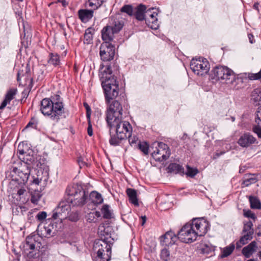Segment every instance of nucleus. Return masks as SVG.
Here are the masks:
<instances>
[{"label": "nucleus", "mask_w": 261, "mask_h": 261, "mask_svg": "<svg viewBox=\"0 0 261 261\" xmlns=\"http://www.w3.org/2000/svg\"><path fill=\"white\" fill-rule=\"evenodd\" d=\"M122 110L121 104L117 100H114L107 108L106 120L111 130H115L126 139L132 133V127L128 121L122 120Z\"/></svg>", "instance_id": "1"}, {"label": "nucleus", "mask_w": 261, "mask_h": 261, "mask_svg": "<svg viewBox=\"0 0 261 261\" xmlns=\"http://www.w3.org/2000/svg\"><path fill=\"white\" fill-rule=\"evenodd\" d=\"M40 111L43 115L58 122L64 114L62 98L59 95L56 94L51 96V99L43 98L40 103Z\"/></svg>", "instance_id": "2"}, {"label": "nucleus", "mask_w": 261, "mask_h": 261, "mask_svg": "<svg viewBox=\"0 0 261 261\" xmlns=\"http://www.w3.org/2000/svg\"><path fill=\"white\" fill-rule=\"evenodd\" d=\"M112 70L110 66H107L103 72L99 75L101 81V86L104 91L106 104L110 107L113 102L111 100L116 98L119 94V83L116 77L112 75Z\"/></svg>", "instance_id": "3"}, {"label": "nucleus", "mask_w": 261, "mask_h": 261, "mask_svg": "<svg viewBox=\"0 0 261 261\" xmlns=\"http://www.w3.org/2000/svg\"><path fill=\"white\" fill-rule=\"evenodd\" d=\"M65 199L71 206H82L87 202L89 193L81 186H68L66 190Z\"/></svg>", "instance_id": "4"}, {"label": "nucleus", "mask_w": 261, "mask_h": 261, "mask_svg": "<svg viewBox=\"0 0 261 261\" xmlns=\"http://www.w3.org/2000/svg\"><path fill=\"white\" fill-rule=\"evenodd\" d=\"M30 172L29 164L23 162L19 168L12 167L10 173L12 180L18 181L20 184L24 185L28 180Z\"/></svg>", "instance_id": "5"}, {"label": "nucleus", "mask_w": 261, "mask_h": 261, "mask_svg": "<svg viewBox=\"0 0 261 261\" xmlns=\"http://www.w3.org/2000/svg\"><path fill=\"white\" fill-rule=\"evenodd\" d=\"M190 68L195 74L202 76L208 73L210 65L205 58L199 57L194 58L191 60Z\"/></svg>", "instance_id": "6"}, {"label": "nucleus", "mask_w": 261, "mask_h": 261, "mask_svg": "<svg viewBox=\"0 0 261 261\" xmlns=\"http://www.w3.org/2000/svg\"><path fill=\"white\" fill-rule=\"evenodd\" d=\"M49 224H46L41 227L40 225H38L37 229V234L41 238H49L56 236L58 231V223L54 221H50V219L47 220Z\"/></svg>", "instance_id": "7"}, {"label": "nucleus", "mask_w": 261, "mask_h": 261, "mask_svg": "<svg viewBox=\"0 0 261 261\" xmlns=\"http://www.w3.org/2000/svg\"><path fill=\"white\" fill-rule=\"evenodd\" d=\"M178 239L182 242L189 243L195 241L197 238L196 232L190 223L186 224L178 232Z\"/></svg>", "instance_id": "8"}, {"label": "nucleus", "mask_w": 261, "mask_h": 261, "mask_svg": "<svg viewBox=\"0 0 261 261\" xmlns=\"http://www.w3.org/2000/svg\"><path fill=\"white\" fill-rule=\"evenodd\" d=\"M253 225L252 222L248 221L244 222V226L242 230V236L239 241L236 243V247L239 249L242 246L248 243V241L251 240L253 238L254 233Z\"/></svg>", "instance_id": "9"}, {"label": "nucleus", "mask_w": 261, "mask_h": 261, "mask_svg": "<svg viewBox=\"0 0 261 261\" xmlns=\"http://www.w3.org/2000/svg\"><path fill=\"white\" fill-rule=\"evenodd\" d=\"M170 154V148L167 144L163 142H158L151 155L155 161L162 162L167 160Z\"/></svg>", "instance_id": "10"}, {"label": "nucleus", "mask_w": 261, "mask_h": 261, "mask_svg": "<svg viewBox=\"0 0 261 261\" xmlns=\"http://www.w3.org/2000/svg\"><path fill=\"white\" fill-rule=\"evenodd\" d=\"M102 244H96L95 248L99 247L97 251V256L95 257V261H110L111 257V247L110 245L103 241Z\"/></svg>", "instance_id": "11"}, {"label": "nucleus", "mask_w": 261, "mask_h": 261, "mask_svg": "<svg viewBox=\"0 0 261 261\" xmlns=\"http://www.w3.org/2000/svg\"><path fill=\"white\" fill-rule=\"evenodd\" d=\"M99 55L104 62L110 61L114 59L115 47L110 42H103L100 46Z\"/></svg>", "instance_id": "12"}, {"label": "nucleus", "mask_w": 261, "mask_h": 261, "mask_svg": "<svg viewBox=\"0 0 261 261\" xmlns=\"http://www.w3.org/2000/svg\"><path fill=\"white\" fill-rule=\"evenodd\" d=\"M190 224L197 237L205 235L210 228L208 222L203 218H194Z\"/></svg>", "instance_id": "13"}, {"label": "nucleus", "mask_w": 261, "mask_h": 261, "mask_svg": "<svg viewBox=\"0 0 261 261\" xmlns=\"http://www.w3.org/2000/svg\"><path fill=\"white\" fill-rule=\"evenodd\" d=\"M213 79L216 80H226V81L234 78L232 70L227 67L219 66L214 68L213 70Z\"/></svg>", "instance_id": "14"}, {"label": "nucleus", "mask_w": 261, "mask_h": 261, "mask_svg": "<svg viewBox=\"0 0 261 261\" xmlns=\"http://www.w3.org/2000/svg\"><path fill=\"white\" fill-rule=\"evenodd\" d=\"M37 237L36 236H30L27 237L25 240V244L24 247L26 249H30L31 251L28 253V256L30 257H36L39 256L36 255L35 252L37 250H39L41 247V243L37 240Z\"/></svg>", "instance_id": "15"}, {"label": "nucleus", "mask_w": 261, "mask_h": 261, "mask_svg": "<svg viewBox=\"0 0 261 261\" xmlns=\"http://www.w3.org/2000/svg\"><path fill=\"white\" fill-rule=\"evenodd\" d=\"M158 10L154 8L148 9L146 11L145 20L146 24L152 29L156 30L159 27L157 16Z\"/></svg>", "instance_id": "16"}, {"label": "nucleus", "mask_w": 261, "mask_h": 261, "mask_svg": "<svg viewBox=\"0 0 261 261\" xmlns=\"http://www.w3.org/2000/svg\"><path fill=\"white\" fill-rule=\"evenodd\" d=\"M17 80L19 85L25 86L30 90L33 87V79L30 70L27 69L24 72L22 70L18 72Z\"/></svg>", "instance_id": "17"}, {"label": "nucleus", "mask_w": 261, "mask_h": 261, "mask_svg": "<svg viewBox=\"0 0 261 261\" xmlns=\"http://www.w3.org/2000/svg\"><path fill=\"white\" fill-rule=\"evenodd\" d=\"M215 246L208 242L201 243L198 247L200 253L209 256L215 254Z\"/></svg>", "instance_id": "18"}, {"label": "nucleus", "mask_w": 261, "mask_h": 261, "mask_svg": "<svg viewBox=\"0 0 261 261\" xmlns=\"http://www.w3.org/2000/svg\"><path fill=\"white\" fill-rule=\"evenodd\" d=\"M178 236L172 231H168L161 238V243L165 246H171L175 244Z\"/></svg>", "instance_id": "19"}, {"label": "nucleus", "mask_w": 261, "mask_h": 261, "mask_svg": "<svg viewBox=\"0 0 261 261\" xmlns=\"http://www.w3.org/2000/svg\"><path fill=\"white\" fill-rule=\"evenodd\" d=\"M256 139L249 133H245L241 136L238 140V144L242 147H247L256 141Z\"/></svg>", "instance_id": "20"}, {"label": "nucleus", "mask_w": 261, "mask_h": 261, "mask_svg": "<svg viewBox=\"0 0 261 261\" xmlns=\"http://www.w3.org/2000/svg\"><path fill=\"white\" fill-rule=\"evenodd\" d=\"M255 123L253 125V132L261 138V106L258 108L255 113Z\"/></svg>", "instance_id": "21"}, {"label": "nucleus", "mask_w": 261, "mask_h": 261, "mask_svg": "<svg viewBox=\"0 0 261 261\" xmlns=\"http://www.w3.org/2000/svg\"><path fill=\"white\" fill-rule=\"evenodd\" d=\"M114 32L110 27L107 25L101 30V37L104 42H110L114 38Z\"/></svg>", "instance_id": "22"}, {"label": "nucleus", "mask_w": 261, "mask_h": 261, "mask_svg": "<svg viewBox=\"0 0 261 261\" xmlns=\"http://www.w3.org/2000/svg\"><path fill=\"white\" fill-rule=\"evenodd\" d=\"M17 92V89L12 88L9 89L6 95L4 100L2 102L0 106V110H3L10 101L14 98Z\"/></svg>", "instance_id": "23"}, {"label": "nucleus", "mask_w": 261, "mask_h": 261, "mask_svg": "<svg viewBox=\"0 0 261 261\" xmlns=\"http://www.w3.org/2000/svg\"><path fill=\"white\" fill-rule=\"evenodd\" d=\"M257 248V243L253 241L243 248L242 253L246 258H249L256 251Z\"/></svg>", "instance_id": "24"}, {"label": "nucleus", "mask_w": 261, "mask_h": 261, "mask_svg": "<svg viewBox=\"0 0 261 261\" xmlns=\"http://www.w3.org/2000/svg\"><path fill=\"white\" fill-rule=\"evenodd\" d=\"M70 204L67 202L66 199L65 201H62L59 204L58 206L56 208L57 211H59L60 216L64 217V219L67 217L66 215L68 214L70 210Z\"/></svg>", "instance_id": "25"}, {"label": "nucleus", "mask_w": 261, "mask_h": 261, "mask_svg": "<svg viewBox=\"0 0 261 261\" xmlns=\"http://www.w3.org/2000/svg\"><path fill=\"white\" fill-rule=\"evenodd\" d=\"M93 10L88 9H80L78 11V16L83 22H86L93 16Z\"/></svg>", "instance_id": "26"}, {"label": "nucleus", "mask_w": 261, "mask_h": 261, "mask_svg": "<svg viewBox=\"0 0 261 261\" xmlns=\"http://www.w3.org/2000/svg\"><path fill=\"white\" fill-rule=\"evenodd\" d=\"M109 129V134L110 138L109 139V143L112 146L119 145L123 140L125 139L121 135H118V133H116L115 130H111Z\"/></svg>", "instance_id": "27"}, {"label": "nucleus", "mask_w": 261, "mask_h": 261, "mask_svg": "<svg viewBox=\"0 0 261 261\" xmlns=\"http://www.w3.org/2000/svg\"><path fill=\"white\" fill-rule=\"evenodd\" d=\"M146 11V6L142 4L139 5L137 7L136 11L135 13L136 18L139 21L145 20Z\"/></svg>", "instance_id": "28"}, {"label": "nucleus", "mask_w": 261, "mask_h": 261, "mask_svg": "<svg viewBox=\"0 0 261 261\" xmlns=\"http://www.w3.org/2000/svg\"><path fill=\"white\" fill-rule=\"evenodd\" d=\"M126 193L129 198V202L135 206H138L139 202L136 190L134 189L128 188L126 189Z\"/></svg>", "instance_id": "29"}, {"label": "nucleus", "mask_w": 261, "mask_h": 261, "mask_svg": "<svg viewBox=\"0 0 261 261\" xmlns=\"http://www.w3.org/2000/svg\"><path fill=\"white\" fill-rule=\"evenodd\" d=\"M29 190L31 195V202L37 204L42 196L41 191L37 190L36 188H33L32 187H30Z\"/></svg>", "instance_id": "30"}, {"label": "nucleus", "mask_w": 261, "mask_h": 261, "mask_svg": "<svg viewBox=\"0 0 261 261\" xmlns=\"http://www.w3.org/2000/svg\"><path fill=\"white\" fill-rule=\"evenodd\" d=\"M91 199L92 202L95 204H99L103 202V198L100 194L96 191H92L89 194L88 197Z\"/></svg>", "instance_id": "31"}, {"label": "nucleus", "mask_w": 261, "mask_h": 261, "mask_svg": "<svg viewBox=\"0 0 261 261\" xmlns=\"http://www.w3.org/2000/svg\"><path fill=\"white\" fill-rule=\"evenodd\" d=\"M257 179L254 175L249 174L245 175L244 177L242 185L243 187H248L252 184H255Z\"/></svg>", "instance_id": "32"}, {"label": "nucleus", "mask_w": 261, "mask_h": 261, "mask_svg": "<svg viewBox=\"0 0 261 261\" xmlns=\"http://www.w3.org/2000/svg\"><path fill=\"white\" fill-rule=\"evenodd\" d=\"M168 169L170 172L183 174L184 169L182 166L176 163H171L168 166Z\"/></svg>", "instance_id": "33"}, {"label": "nucleus", "mask_w": 261, "mask_h": 261, "mask_svg": "<svg viewBox=\"0 0 261 261\" xmlns=\"http://www.w3.org/2000/svg\"><path fill=\"white\" fill-rule=\"evenodd\" d=\"M235 246L233 244L231 243L228 246L224 247L221 249V254L220 255L221 258H225L230 255L233 250L234 249Z\"/></svg>", "instance_id": "34"}, {"label": "nucleus", "mask_w": 261, "mask_h": 261, "mask_svg": "<svg viewBox=\"0 0 261 261\" xmlns=\"http://www.w3.org/2000/svg\"><path fill=\"white\" fill-rule=\"evenodd\" d=\"M94 33V30L92 28H89L85 31L84 34V43L90 44L93 40V35Z\"/></svg>", "instance_id": "35"}, {"label": "nucleus", "mask_w": 261, "mask_h": 261, "mask_svg": "<svg viewBox=\"0 0 261 261\" xmlns=\"http://www.w3.org/2000/svg\"><path fill=\"white\" fill-rule=\"evenodd\" d=\"M249 201L250 204V207L253 209H260L261 202L259 199L256 196H250Z\"/></svg>", "instance_id": "36"}, {"label": "nucleus", "mask_w": 261, "mask_h": 261, "mask_svg": "<svg viewBox=\"0 0 261 261\" xmlns=\"http://www.w3.org/2000/svg\"><path fill=\"white\" fill-rule=\"evenodd\" d=\"M109 26L113 29L114 32L118 33L122 29L123 22L122 21L115 19L113 20L112 24Z\"/></svg>", "instance_id": "37"}, {"label": "nucleus", "mask_w": 261, "mask_h": 261, "mask_svg": "<svg viewBox=\"0 0 261 261\" xmlns=\"http://www.w3.org/2000/svg\"><path fill=\"white\" fill-rule=\"evenodd\" d=\"M48 63L55 66L60 64V56L58 54L55 53H50L49 55V59Z\"/></svg>", "instance_id": "38"}, {"label": "nucleus", "mask_w": 261, "mask_h": 261, "mask_svg": "<svg viewBox=\"0 0 261 261\" xmlns=\"http://www.w3.org/2000/svg\"><path fill=\"white\" fill-rule=\"evenodd\" d=\"M101 212L104 218L111 219L112 218V212L110 209V206L109 205H103L101 208Z\"/></svg>", "instance_id": "39"}, {"label": "nucleus", "mask_w": 261, "mask_h": 261, "mask_svg": "<svg viewBox=\"0 0 261 261\" xmlns=\"http://www.w3.org/2000/svg\"><path fill=\"white\" fill-rule=\"evenodd\" d=\"M107 0H89V6L95 10L98 8Z\"/></svg>", "instance_id": "40"}, {"label": "nucleus", "mask_w": 261, "mask_h": 261, "mask_svg": "<svg viewBox=\"0 0 261 261\" xmlns=\"http://www.w3.org/2000/svg\"><path fill=\"white\" fill-rule=\"evenodd\" d=\"M127 138H128V141L129 144L135 147H138V144L140 143V141L139 140L138 138L136 135H129L127 136Z\"/></svg>", "instance_id": "41"}, {"label": "nucleus", "mask_w": 261, "mask_h": 261, "mask_svg": "<svg viewBox=\"0 0 261 261\" xmlns=\"http://www.w3.org/2000/svg\"><path fill=\"white\" fill-rule=\"evenodd\" d=\"M160 256L163 261H169L170 259V254L168 249H163L161 251Z\"/></svg>", "instance_id": "42"}, {"label": "nucleus", "mask_w": 261, "mask_h": 261, "mask_svg": "<svg viewBox=\"0 0 261 261\" xmlns=\"http://www.w3.org/2000/svg\"><path fill=\"white\" fill-rule=\"evenodd\" d=\"M38 123V122L36 118L34 117L32 118L31 120L29 121V122L28 123V124L26 125V126L24 127L23 130L27 129L29 128L37 129Z\"/></svg>", "instance_id": "43"}, {"label": "nucleus", "mask_w": 261, "mask_h": 261, "mask_svg": "<svg viewBox=\"0 0 261 261\" xmlns=\"http://www.w3.org/2000/svg\"><path fill=\"white\" fill-rule=\"evenodd\" d=\"M121 12L125 13L129 16L133 15V8L132 5H125L123 6L120 9Z\"/></svg>", "instance_id": "44"}, {"label": "nucleus", "mask_w": 261, "mask_h": 261, "mask_svg": "<svg viewBox=\"0 0 261 261\" xmlns=\"http://www.w3.org/2000/svg\"><path fill=\"white\" fill-rule=\"evenodd\" d=\"M137 148L140 149L144 154L147 155L148 154L149 146L146 143L144 142L141 143L140 142V143L138 144Z\"/></svg>", "instance_id": "45"}, {"label": "nucleus", "mask_w": 261, "mask_h": 261, "mask_svg": "<svg viewBox=\"0 0 261 261\" xmlns=\"http://www.w3.org/2000/svg\"><path fill=\"white\" fill-rule=\"evenodd\" d=\"M37 167L39 168L40 169H43L44 171H45V173L46 174L45 178L44 179V180H46L47 178V176H48V171L49 170L48 167L45 164V163H41L40 162H39L38 163L37 165Z\"/></svg>", "instance_id": "46"}, {"label": "nucleus", "mask_w": 261, "mask_h": 261, "mask_svg": "<svg viewBox=\"0 0 261 261\" xmlns=\"http://www.w3.org/2000/svg\"><path fill=\"white\" fill-rule=\"evenodd\" d=\"M198 173V170L196 168H192L187 166L186 174L191 177L195 176Z\"/></svg>", "instance_id": "47"}, {"label": "nucleus", "mask_w": 261, "mask_h": 261, "mask_svg": "<svg viewBox=\"0 0 261 261\" xmlns=\"http://www.w3.org/2000/svg\"><path fill=\"white\" fill-rule=\"evenodd\" d=\"M50 219V221L55 220L57 219H60L61 221L64 219V217H61L59 214V211H57L55 208L53 212V215Z\"/></svg>", "instance_id": "48"}, {"label": "nucleus", "mask_w": 261, "mask_h": 261, "mask_svg": "<svg viewBox=\"0 0 261 261\" xmlns=\"http://www.w3.org/2000/svg\"><path fill=\"white\" fill-rule=\"evenodd\" d=\"M243 215L245 217L250 218L254 221L256 219V217L255 214L249 210H243Z\"/></svg>", "instance_id": "49"}, {"label": "nucleus", "mask_w": 261, "mask_h": 261, "mask_svg": "<svg viewBox=\"0 0 261 261\" xmlns=\"http://www.w3.org/2000/svg\"><path fill=\"white\" fill-rule=\"evenodd\" d=\"M42 180V178L39 177V175H37V177H34L33 180L32 181L30 187L35 188V187L36 186H38Z\"/></svg>", "instance_id": "50"}, {"label": "nucleus", "mask_w": 261, "mask_h": 261, "mask_svg": "<svg viewBox=\"0 0 261 261\" xmlns=\"http://www.w3.org/2000/svg\"><path fill=\"white\" fill-rule=\"evenodd\" d=\"M47 217V213L45 212L42 211L39 212L36 215V219L39 221H44Z\"/></svg>", "instance_id": "51"}, {"label": "nucleus", "mask_w": 261, "mask_h": 261, "mask_svg": "<svg viewBox=\"0 0 261 261\" xmlns=\"http://www.w3.org/2000/svg\"><path fill=\"white\" fill-rule=\"evenodd\" d=\"M68 219L72 222H76L79 219V215L77 212H72L68 216Z\"/></svg>", "instance_id": "52"}, {"label": "nucleus", "mask_w": 261, "mask_h": 261, "mask_svg": "<svg viewBox=\"0 0 261 261\" xmlns=\"http://www.w3.org/2000/svg\"><path fill=\"white\" fill-rule=\"evenodd\" d=\"M84 106L86 110L87 118L88 120H89L90 119L91 114V108H90V106H89V105L86 102L84 103Z\"/></svg>", "instance_id": "53"}, {"label": "nucleus", "mask_w": 261, "mask_h": 261, "mask_svg": "<svg viewBox=\"0 0 261 261\" xmlns=\"http://www.w3.org/2000/svg\"><path fill=\"white\" fill-rule=\"evenodd\" d=\"M88 126L87 128V133L89 136H92L93 135V130L90 119L89 120H88Z\"/></svg>", "instance_id": "54"}, {"label": "nucleus", "mask_w": 261, "mask_h": 261, "mask_svg": "<svg viewBox=\"0 0 261 261\" xmlns=\"http://www.w3.org/2000/svg\"><path fill=\"white\" fill-rule=\"evenodd\" d=\"M225 153L224 151H217L213 155V159H216L218 158L221 155L224 154Z\"/></svg>", "instance_id": "55"}, {"label": "nucleus", "mask_w": 261, "mask_h": 261, "mask_svg": "<svg viewBox=\"0 0 261 261\" xmlns=\"http://www.w3.org/2000/svg\"><path fill=\"white\" fill-rule=\"evenodd\" d=\"M57 3H60L62 4V6L66 8L69 4L68 2L66 0H57Z\"/></svg>", "instance_id": "56"}, {"label": "nucleus", "mask_w": 261, "mask_h": 261, "mask_svg": "<svg viewBox=\"0 0 261 261\" xmlns=\"http://www.w3.org/2000/svg\"><path fill=\"white\" fill-rule=\"evenodd\" d=\"M18 151L19 154H22V155L27 153L26 151L25 150V149H21V144H19V145H18Z\"/></svg>", "instance_id": "57"}, {"label": "nucleus", "mask_w": 261, "mask_h": 261, "mask_svg": "<svg viewBox=\"0 0 261 261\" xmlns=\"http://www.w3.org/2000/svg\"><path fill=\"white\" fill-rule=\"evenodd\" d=\"M248 38H249V42L251 44L253 43L254 42L253 35L252 34H249L248 35Z\"/></svg>", "instance_id": "58"}, {"label": "nucleus", "mask_w": 261, "mask_h": 261, "mask_svg": "<svg viewBox=\"0 0 261 261\" xmlns=\"http://www.w3.org/2000/svg\"><path fill=\"white\" fill-rule=\"evenodd\" d=\"M26 191L25 189L24 188H20L17 191V194L19 196L23 195L24 192Z\"/></svg>", "instance_id": "59"}, {"label": "nucleus", "mask_w": 261, "mask_h": 261, "mask_svg": "<svg viewBox=\"0 0 261 261\" xmlns=\"http://www.w3.org/2000/svg\"><path fill=\"white\" fill-rule=\"evenodd\" d=\"M142 222H141V225H144L146 221V217L145 216H141V217Z\"/></svg>", "instance_id": "60"}, {"label": "nucleus", "mask_w": 261, "mask_h": 261, "mask_svg": "<svg viewBox=\"0 0 261 261\" xmlns=\"http://www.w3.org/2000/svg\"><path fill=\"white\" fill-rule=\"evenodd\" d=\"M258 6H259V3H255L253 6V9H255L257 11H259Z\"/></svg>", "instance_id": "61"}, {"label": "nucleus", "mask_w": 261, "mask_h": 261, "mask_svg": "<svg viewBox=\"0 0 261 261\" xmlns=\"http://www.w3.org/2000/svg\"><path fill=\"white\" fill-rule=\"evenodd\" d=\"M95 215L96 217L98 218V217H100L101 216V213L99 211H96L95 212Z\"/></svg>", "instance_id": "62"}, {"label": "nucleus", "mask_w": 261, "mask_h": 261, "mask_svg": "<svg viewBox=\"0 0 261 261\" xmlns=\"http://www.w3.org/2000/svg\"><path fill=\"white\" fill-rule=\"evenodd\" d=\"M257 254L259 257V259L261 260V251H259Z\"/></svg>", "instance_id": "63"}, {"label": "nucleus", "mask_w": 261, "mask_h": 261, "mask_svg": "<svg viewBox=\"0 0 261 261\" xmlns=\"http://www.w3.org/2000/svg\"><path fill=\"white\" fill-rule=\"evenodd\" d=\"M247 261H257L254 259H250L249 260H248Z\"/></svg>", "instance_id": "64"}]
</instances>
